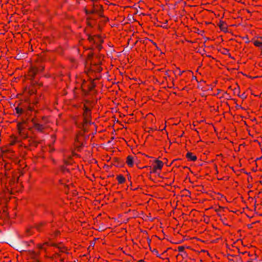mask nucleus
<instances>
[{"label":"nucleus","instance_id":"obj_1","mask_svg":"<svg viewBox=\"0 0 262 262\" xmlns=\"http://www.w3.org/2000/svg\"><path fill=\"white\" fill-rule=\"evenodd\" d=\"M43 68H44V67L42 65L38 67L33 68L32 70V74L34 75L37 73L42 71L43 70Z\"/></svg>","mask_w":262,"mask_h":262},{"label":"nucleus","instance_id":"obj_2","mask_svg":"<svg viewBox=\"0 0 262 262\" xmlns=\"http://www.w3.org/2000/svg\"><path fill=\"white\" fill-rule=\"evenodd\" d=\"M186 157L190 161H194L197 159V158L195 156L192 155V154L190 152H188L186 154Z\"/></svg>","mask_w":262,"mask_h":262},{"label":"nucleus","instance_id":"obj_3","mask_svg":"<svg viewBox=\"0 0 262 262\" xmlns=\"http://www.w3.org/2000/svg\"><path fill=\"white\" fill-rule=\"evenodd\" d=\"M83 116L84 117H91L90 110L85 106L84 107Z\"/></svg>","mask_w":262,"mask_h":262},{"label":"nucleus","instance_id":"obj_4","mask_svg":"<svg viewBox=\"0 0 262 262\" xmlns=\"http://www.w3.org/2000/svg\"><path fill=\"white\" fill-rule=\"evenodd\" d=\"M155 162L157 164L155 166V169H161L163 165V163L161 161L158 160H156Z\"/></svg>","mask_w":262,"mask_h":262},{"label":"nucleus","instance_id":"obj_5","mask_svg":"<svg viewBox=\"0 0 262 262\" xmlns=\"http://www.w3.org/2000/svg\"><path fill=\"white\" fill-rule=\"evenodd\" d=\"M126 163L128 166H132L134 163L133 158L130 156H128L127 157Z\"/></svg>","mask_w":262,"mask_h":262},{"label":"nucleus","instance_id":"obj_6","mask_svg":"<svg viewBox=\"0 0 262 262\" xmlns=\"http://www.w3.org/2000/svg\"><path fill=\"white\" fill-rule=\"evenodd\" d=\"M34 125V127L37 130H38L39 132H42V130L44 128V127L42 124L35 123Z\"/></svg>","mask_w":262,"mask_h":262},{"label":"nucleus","instance_id":"obj_7","mask_svg":"<svg viewBox=\"0 0 262 262\" xmlns=\"http://www.w3.org/2000/svg\"><path fill=\"white\" fill-rule=\"evenodd\" d=\"M219 26L222 31L224 32L227 31V27L225 26V23L224 21H221Z\"/></svg>","mask_w":262,"mask_h":262},{"label":"nucleus","instance_id":"obj_8","mask_svg":"<svg viewBox=\"0 0 262 262\" xmlns=\"http://www.w3.org/2000/svg\"><path fill=\"white\" fill-rule=\"evenodd\" d=\"M91 117H84L83 120V124H82L83 129L84 132H86V128L85 127V126L88 124V119H90Z\"/></svg>","mask_w":262,"mask_h":262},{"label":"nucleus","instance_id":"obj_9","mask_svg":"<svg viewBox=\"0 0 262 262\" xmlns=\"http://www.w3.org/2000/svg\"><path fill=\"white\" fill-rule=\"evenodd\" d=\"M117 179L119 183L122 184L125 181V178L122 175H119L117 176Z\"/></svg>","mask_w":262,"mask_h":262},{"label":"nucleus","instance_id":"obj_10","mask_svg":"<svg viewBox=\"0 0 262 262\" xmlns=\"http://www.w3.org/2000/svg\"><path fill=\"white\" fill-rule=\"evenodd\" d=\"M253 43L255 46H257V47L262 48V42H260V41H259L257 40H255L253 42Z\"/></svg>","mask_w":262,"mask_h":262},{"label":"nucleus","instance_id":"obj_11","mask_svg":"<svg viewBox=\"0 0 262 262\" xmlns=\"http://www.w3.org/2000/svg\"><path fill=\"white\" fill-rule=\"evenodd\" d=\"M88 39L89 40V41L90 42H93V43H97L96 40H95L93 36H91L89 35L88 36Z\"/></svg>","mask_w":262,"mask_h":262},{"label":"nucleus","instance_id":"obj_12","mask_svg":"<svg viewBox=\"0 0 262 262\" xmlns=\"http://www.w3.org/2000/svg\"><path fill=\"white\" fill-rule=\"evenodd\" d=\"M15 110H16V113L18 114H20L21 113H22L23 112V109L20 108L18 107L15 108Z\"/></svg>","mask_w":262,"mask_h":262},{"label":"nucleus","instance_id":"obj_13","mask_svg":"<svg viewBox=\"0 0 262 262\" xmlns=\"http://www.w3.org/2000/svg\"><path fill=\"white\" fill-rule=\"evenodd\" d=\"M150 250L152 252L155 253L157 255V256L158 257H160V255H159V253H158V251H157L156 249H154L152 250V249H151V248H150Z\"/></svg>","mask_w":262,"mask_h":262},{"label":"nucleus","instance_id":"obj_14","mask_svg":"<svg viewBox=\"0 0 262 262\" xmlns=\"http://www.w3.org/2000/svg\"><path fill=\"white\" fill-rule=\"evenodd\" d=\"M17 126H18V129L19 131V133H21V130L23 129V127H21V124L20 123L18 124Z\"/></svg>","mask_w":262,"mask_h":262},{"label":"nucleus","instance_id":"obj_15","mask_svg":"<svg viewBox=\"0 0 262 262\" xmlns=\"http://www.w3.org/2000/svg\"><path fill=\"white\" fill-rule=\"evenodd\" d=\"M96 37L98 38V41H99L101 43L103 42V40L101 39L99 35H97Z\"/></svg>","mask_w":262,"mask_h":262},{"label":"nucleus","instance_id":"obj_16","mask_svg":"<svg viewBox=\"0 0 262 262\" xmlns=\"http://www.w3.org/2000/svg\"><path fill=\"white\" fill-rule=\"evenodd\" d=\"M178 250L180 252H183L184 251V247H178Z\"/></svg>","mask_w":262,"mask_h":262},{"label":"nucleus","instance_id":"obj_17","mask_svg":"<svg viewBox=\"0 0 262 262\" xmlns=\"http://www.w3.org/2000/svg\"><path fill=\"white\" fill-rule=\"evenodd\" d=\"M234 94L235 93H237L238 95H239V90L238 89H235L234 90Z\"/></svg>","mask_w":262,"mask_h":262},{"label":"nucleus","instance_id":"obj_18","mask_svg":"<svg viewBox=\"0 0 262 262\" xmlns=\"http://www.w3.org/2000/svg\"><path fill=\"white\" fill-rule=\"evenodd\" d=\"M96 12H97V11H96V10H94V9H93V10H91V11H90V13L91 14H93V13H96Z\"/></svg>","mask_w":262,"mask_h":262},{"label":"nucleus","instance_id":"obj_19","mask_svg":"<svg viewBox=\"0 0 262 262\" xmlns=\"http://www.w3.org/2000/svg\"><path fill=\"white\" fill-rule=\"evenodd\" d=\"M96 13H97L98 14V15H99L100 16H102V17L103 16V15H102V12H98V11H97V12H96Z\"/></svg>","mask_w":262,"mask_h":262},{"label":"nucleus","instance_id":"obj_20","mask_svg":"<svg viewBox=\"0 0 262 262\" xmlns=\"http://www.w3.org/2000/svg\"><path fill=\"white\" fill-rule=\"evenodd\" d=\"M242 98L244 99L246 97V96L244 95V94H243L241 96H239Z\"/></svg>","mask_w":262,"mask_h":262},{"label":"nucleus","instance_id":"obj_21","mask_svg":"<svg viewBox=\"0 0 262 262\" xmlns=\"http://www.w3.org/2000/svg\"><path fill=\"white\" fill-rule=\"evenodd\" d=\"M97 48H98L99 50H100L102 48V46L100 45H98Z\"/></svg>","mask_w":262,"mask_h":262},{"label":"nucleus","instance_id":"obj_22","mask_svg":"<svg viewBox=\"0 0 262 262\" xmlns=\"http://www.w3.org/2000/svg\"><path fill=\"white\" fill-rule=\"evenodd\" d=\"M157 169H155V166L154 167V169L152 170V172L156 173Z\"/></svg>","mask_w":262,"mask_h":262},{"label":"nucleus","instance_id":"obj_23","mask_svg":"<svg viewBox=\"0 0 262 262\" xmlns=\"http://www.w3.org/2000/svg\"><path fill=\"white\" fill-rule=\"evenodd\" d=\"M85 13H86V14H91V13H90V11L88 10H85Z\"/></svg>","mask_w":262,"mask_h":262},{"label":"nucleus","instance_id":"obj_24","mask_svg":"<svg viewBox=\"0 0 262 262\" xmlns=\"http://www.w3.org/2000/svg\"><path fill=\"white\" fill-rule=\"evenodd\" d=\"M92 123H93L89 120V119H88V124H91Z\"/></svg>","mask_w":262,"mask_h":262},{"label":"nucleus","instance_id":"obj_25","mask_svg":"<svg viewBox=\"0 0 262 262\" xmlns=\"http://www.w3.org/2000/svg\"><path fill=\"white\" fill-rule=\"evenodd\" d=\"M21 57V55H18L17 56V59H20Z\"/></svg>","mask_w":262,"mask_h":262},{"label":"nucleus","instance_id":"obj_26","mask_svg":"<svg viewBox=\"0 0 262 262\" xmlns=\"http://www.w3.org/2000/svg\"><path fill=\"white\" fill-rule=\"evenodd\" d=\"M138 262H144V261L143 259H141V260H139Z\"/></svg>","mask_w":262,"mask_h":262},{"label":"nucleus","instance_id":"obj_27","mask_svg":"<svg viewBox=\"0 0 262 262\" xmlns=\"http://www.w3.org/2000/svg\"><path fill=\"white\" fill-rule=\"evenodd\" d=\"M261 158H262V157H259V158H257V159H256V160H260V159H261Z\"/></svg>","mask_w":262,"mask_h":262},{"label":"nucleus","instance_id":"obj_28","mask_svg":"<svg viewBox=\"0 0 262 262\" xmlns=\"http://www.w3.org/2000/svg\"><path fill=\"white\" fill-rule=\"evenodd\" d=\"M248 226L249 228H252V225H248Z\"/></svg>","mask_w":262,"mask_h":262},{"label":"nucleus","instance_id":"obj_29","mask_svg":"<svg viewBox=\"0 0 262 262\" xmlns=\"http://www.w3.org/2000/svg\"><path fill=\"white\" fill-rule=\"evenodd\" d=\"M150 242H151V240L148 238V243L149 244Z\"/></svg>","mask_w":262,"mask_h":262},{"label":"nucleus","instance_id":"obj_30","mask_svg":"<svg viewBox=\"0 0 262 262\" xmlns=\"http://www.w3.org/2000/svg\"><path fill=\"white\" fill-rule=\"evenodd\" d=\"M89 18L92 19H94V18L93 17H90Z\"/></svg>","mask_w":262,"mask_h":262},{"label":"nucleus","instance_id":"obj_31","mask_svg":"<svg viewBox=\"0 0 262 262\" xmlns=\"http://www.w3.org/2000/svg\"><path fill=\"white\" fill-rule=\"evenodd\" d=\"M92 56H93V54H90V55H89V56H90V57H92Z\"/></svg>","mask_w":262,"mask_h":262},{"label":"nucleus","instance_id":"obj_32","mask_svg":"<svg viewBox=\"0 0 262 262\" xmlns=\"http://www.w3.org/2000/svg\"><path fill=\"white\" fill-rule=\"evenodd\" d=\"M58 248L60 250V251H61V252H63V250H62L61 249V248H60V247H58Z\"/></svg>","mask_w":262,"mask_h":262},{"label":"nucleus","instance_id":"obj_33","mask_svg":"<svg viewBox=\"0 0 262 262\" xmlns=\"http://www.w3.org/2000/svg\"><path fill=\"white\" fill-rule=\"evenodd\" d=\"M130 178H131V177H130V176H128V179L129 180V179H130Z\"/></svg>","mask_w":262,"mask_h":262},{"label":"nucleus","instance_id":"obj_34","mask_svg":"<svg viewBox=\"0 0 262 262\" xmlns=\"http://www.w3.org/2000/svg\"><path fill=\"white\" fill-rule=\"evenodd\" d=\"M53 246H56L55 244L53 245Z\"/></svg>","mask_w":262,"mask_h":262}]
</instances>
